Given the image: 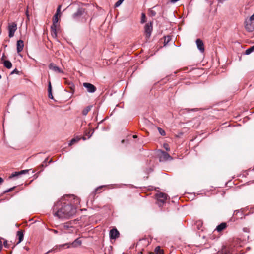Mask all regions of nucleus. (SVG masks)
<instances>
[{"mask_svg": "<svg viewBox=\"0 0 254 254\" xmlns=\"http://www.w3.org/2000/svg\"><path fill=\"white\" fill-rule=\"evenodd\" d=\"M64 80H65V84H67V85H68V83L69 82H70V81H69V80H66V79H64Z\"/></svg>", "mask_w": 254, "mask_h": 254, "instance_id": "obj_37", "label": "nucleus"}, {"mask_svg": "<svg viewBox=\"0 0 254 254\" xmlns=\"http://www.w3.org/2000/svg\"><path fill=\"white\" fill-rule=\"evenodd\" d=\"M172 159V157L168 153L165 151L161 152V155L160 157V161H166L169 159L171 160Z\"/></svg>", "mask_w": 254, "mask_h": 254, "instance_id": "obj_12", "label": "nucleus"}, {"mask_svg": "<svg viewBox=\"0 0 254 254\" xmlns=\"http://www.w3.org/2000/svg\"><path fill=\"white\" fill-rule=\"evenodd\" d=\"M80 138H78V137L74 138L72 139L71 140L70 143H69V146L72 145V144H74L75 143L77 142L78 141H79L80 140Z\"/></svg>", "mask_w": 254, "mask_h": 254, "instance_id": "obj_21", "label": "nucleus"}, {"mask_svg": "<svg viewBox=\"0 0 254 254\" xmlns=\"http://www.w3.org/2000/svg\"><path fill=\"white\" fill-rule=\"evenodd\" d=\"M82 244V241L80 238L76 239L74 242L71 243H65L63 245H60L59 246V247H63L65 246H67V248L70 247H77L80 246Z\"/></svg>", "mask_w": 254, "mask_h": 254, "instance_id": "obj_4", "label": "nucleus"}, {"mask_svg": "<svg viewBox=\"0 0 254 254\" xmlns=\"http://www.w3.org/2000/svg\"><path fill=\"white\" fill-rule=\"evenodd\" d=\"M171 39V38L170 36H167L165 37L164 42L166 43H168Z\"/></svg>", "mask_w": 254, "mask_h": 254, "instance_id": "obj_31", "label": "nucleus"}, {"mask_svg": "<svg viewBox=\"0 0 254 254\" xmlns=\"http://www.w3.org/2000/svg\"><path fill=\"white\" fill-rule=\"evenodd\" d=\"M4 66L8 69H10L12 67L11 63L8 60H4L2 62Z\"/></svg>", "mask_w": 254, "mask_h": 254, "instance_id": "obj_18", "label": "nucleus"}, {"mask_svg": "<svg viewBox=\"0 0 254 254\" xmlns=\"http://www.w3.org/2000/svg\"><path fill=\"white\" fill-rule=\"evenodd\" d=\"M226 0H218V1L221 3H223Z\"/></svg>", "mask_w": 254, "mask_h": 254, "instance_id": "obj_42", "label": "nucleus"}, {"mask_svg": "<svg viewBox=\"0 0 254 254\" xmlns=\"http://www.w3.org/2000/svg\"><path fill=\"white\" fill-rule=\"evenodd\" d=\"M83 86L86 88L87 91L90 93H94L96 90V87L89 83H84Z\"/></svg>", "mask_w": 254, "mask_h": 254, "instance_id": "obj_6", "label": "nucleus"}, {"mask_svg": "<svg viewBox=\"0 0 254 254\" xmlns=\"http://www.w3.org/2000/svg\"><path fill=\"white\" fill-rule=\"evenodd\" d=\"M52 231H53L55 234H57V233H58V231H57V230H54V229H53V230H52Z\"/></svg>", "mask_w": 254, "mask_h": 254, "instance_id": "obj_40", "label": "nucleus"}, {"mask_svg": "<svg viewBox=\"0 0 254 254\" xmlns=\"http://www.w3.org/2000/svg\"><path fill=\"white\" fill-rule=\"evenodd\" d=\"M17 236L18 237V242L17 243V244L20 243L22 241L24 237V234L23 233V232L21 230H19L17 233Z\"/></svg>", "mask_w": 254, "mask_h": 254, "instance_id": "obj_16", "label": "nucleus"}, {"mask_svg": "<svg viewBox=\"0 0 254 254\" xmlns=\"http://www.w3.org/2000/svg\"><path fill=\"white\" fill-rule=\"evenodd\" d=\"M221 254H231V253L229 251H225L223 252Z\"/></svg>", "mask_w": 254, "mask_h": 254, "instance_id": "obj_34", "label": "nucleus"}, {"mask_svg": "<svg viewBox=\"0 0 254 254\" xmlns=\"http://www.w3.org/2000/svg\"><path fill=\"white\" fill-rule=\"evenodd\" d=\"M133 137L134 138H137V136L136 135H134L133 136Z\"/></svg>", "mask_w": 254, "mask_h": 254, "instance_id": "obj_43", "label": "nucleus"}, {"mask_svg": "<svg viewBox=\"0 0 254 254\" xmlns=\"http://www.w3.org/2000/svg\"><path fill=\"white\" fill-rule=\"evenodd\" d=\"M48 96L50 99H53V96L52 94V87L51 82H49L48 84Z\"/></svg>", "mask_w": 254, "mask_h": 254, "instance_id": "obj_19", "label": "nucleus"}, {"mask_svg": "<svg viewBox=\"0 0 254 254\" xmlns=\"http://www.w3.org/2000/svg\"><path fill=\"white\" fill-rule=\"evenodd\" d=\"M19 73V71L17 70V69H15L14 70H13L11 72V74H14V73Z\"/></svg>", "mask_w": 254, "mask_h": 254, "instance_id": "obj_33", "label": "nucleus"}, {"mask_svg": "<svg viewBox=\"0 0 254 254\" xmlns=\"http://www.w3.org/2000/svg\"><path fill=\"white\" fill-rule=\"evenodd\" d=\"M196 44L197 45V47L198 49H199V50L201 53L204 52V44H203L202 40H201L200 39H197L196 40Z\"/></svg>", "mask_w": 254, "mask_h": 254, "instance_id": "obj_11", "label": "nucleus"}, {"mask_svg": "<svg viewBox=\"0 0 254 254\" xmlns=\"http://www.w3.org/2000/svg\"><path fill=\"white\" fill-rule=\"evenodd\" d=\"M155 251L156 254H164L163 250H161L159 247H157L155 248Z\"/></svg>", "mask_w": 254, "mask_h": 254, "instance_id": "obj_24", "label": "nucleus"}, {"mask_svg": "<svg viewBox=\"0 0 254 254\" xmlns=\"http://www.w3.org/2000/svg\"><path fill=\"white\" fill-rule=\"evenodd\" d=\"M4 58H5V55L4 54H3V55L2 56V58H1V61L3 62L4 60Z\"/></svg>", "mask_w": 254, "mask_h": 254, "instance_id": "obj_39", "label": "nucleus"}, {"mask_svg": "<svg viewBox=\"0 0 254 254\" xmlns=\"http://www.w3.org/2000/svg\"><path fill=\"white\" fill-rule=\"evenodd\" d=\"M61 6L59 5L57 9L56 13L55 14H57V15H60V10H61Z\"/></svg>", "mask_w": 254, "mask_h": 254, "instance_id": "obj_28", "label": "nucleus"}, {"mask_svg": "<svg viewBox=\"0 0 254 254\" xmlns=\"http://www.w3.org/2000/svg\"><path fill=\"white\" fill-rule=\"evenodd\" d=\"M145 18H146L145 14L144 13H142L141 22L142 23H144L145 22Z\"/></svg>", "mask_w": 254, "mask_h": 254, "instance_id": "obj_26", "label": "nucleus"}, {"mask_svg": "<svg viewBox=\"0 0 254 254\" xmlns=\"http://www.w3.org/2000/svg\"><path fill=\"white\" fill-rule=\"evenodd\" d=\"M72 16L74 20H80L82 22H86L89 18L87 11L83 7H79Z\"/></svg>", "mask_w": 254, "mask_h": 254, "instance_id": "obj_2", "label": "nucleus"}, {"mask_svg": "<svg viewBox=\"0 0 254 254\" xmlns=\"http://www.w3.org/2000/svg\"><path fill=\"white\" fill-rule=\"evenodd\" d=\"M124 1V0H119L118 1H117L116 2V3L115 4V7H119L122 3Z\"/></svg>", "mask_w": 254, "mask_h": 254, "instance_id": "obj_25", "label": "nucleus"}, {"mask_svg": "<svg viewBox=\"0 0 254 254\" xmlns=\"http://www.w3.org/2000/svg\"><path fill=\"white\" fill-rule=\"evenodd\" d=\"M2 248V241L0 240V252L1 251Z\"/></svg>", "mask_w": 254, "mask_h": 254, "instance_id": "obj_36", "label": "nucleus"}, {"mask_svg": "<svg viewBox=\"0 0 254 254\" xmlns=\"http://www.w3.org/2000/svg\"><path fill=\"white\" fill-rule=\"evenodd\" d=\"M144 29L146 38L148 39L150 38L153 30L152 23H147L145 26Z\"/></svg>", "mask_w": 254, "mask_h": 254, "instance_id": "obj_5", "label": "nucleus"}, {"mask_svg": "<svg viewBox=\"0 0 254 254\" xmlns=\"http://www.w3.org/2000/svg\"><path fill=\"white\" fill-rule=\"evenodd\" d=\"M254 51V45L248 49H247L245 51V54L246 55H249L251 54L253 51Z\"/></svg>", "mask_w": 254, "mask_h": 254, "instance_id": "obj_22", "label": "nucleus"}, {"mask_svg": "<svg viewBox=\"0 0 254 254\" xmlns=\"http://www.w3.org/2000/svg\"><path fill=\"white\" fill-rule=\"evenodd\" d=\"M227 225L225 223H222L216 228V230H217L218 232H221V231L223 230L226 228Z\"/></svg>", "mask_w": 254, "mask_h": 254, "instance_id": "obj_15", "label": "nucleus"}, {"mask_svg": "<svg viewBox=\"0 0 254 254\" xmlns=\"http://www.w3.org/2000/svg\"><path fill=\"white\" fill-rule=\"evenodd\" d=\"M164 148L167 150V151H169L170 150V147H169V146L168 144H164Z\"/></svg>", "mask_w": 254, "mask_h": 254, "instance_id": "obj_30", "label": "nucleus"}, {"mask_svg": "<svg viewBox=\"0 0 254 254\" xmlns=\"http://www.w3.org/2000/svg\"><path fill=\"white\" fill-rule=\"evenodd\" d=\"M4 247L7 248L8 247V244H7V241H5L4 242Z\"/></svg>", "mask_w": 254, "mask_h": 254, "instance_id": "obj_35", "label": "nucleus"}, {"mask_svg": "<svg viewBox=\"0 0 254 254\" xmlns=\"http://www.w3.org/2000/svg\"><path fill=\"white\" fill-rule=\"evenodd\" d=\"M3 182V179L0 177V184H1Z\"/></svg>", "mask_w": 254, "mask_h": 254, "instance_id": "obj_38", "label": "nucleus"}, {"mask_svg": "<svg viewBox=\"0 0 254 254\" xmlns=\"http://www.w3.org/2000/svg\"><path fill=\"white\" fill-rule=\"evenodd\" d=\"M92 105H89L86 107L82 111V113L84 116L87 115L88 113L91 110Z\"/></svg>", "mask_w": 254, "mask_h": 254, "instance_id": "obj_17", "label": "nucleus"}, {"mask_svg": "<svg viewBox=\"0 0 254 254\" xmlns=\"http://www.w3.org/2000/svg\"><path fill=\"white\" fill-rule=\"evenodd\" d=\"M1 78V76L0 75V79Z\"/></svg>", "mask_w": 254, "mask_h": 254, "instance_id": "obj_45", "label": "nucleus"}, {"mask_svg": "<svg viewBox=\"0 0 254 254\" xmlns=\"http://www.w3.org/2000/svg\"><path fill=\"white\" fill-rule=\"evenodd\" d=\"M80 199L74 195H65L55 203L53 210L58 218H69L75 214Z\"/></svg>", "mask_w": 254, "mask_h": 254, "instance_id": "obj_1", "label": "nucleus"}, {"mask_svg": "<svg viewBox=\"0 0 254 254\" xmlns=\"http://www.w3.org/2000/svg\"><path fill=\"white\" fill-rule=\"evenodd\" d=\"M119 232L116 229H112L110 231V237L112 239H115L119 237Z\"/></svg>", "mask_w": 254, "mask_h": 254, "instance_id": "obj_9", "label": "nucleus"}, {"mask_svg": "<svg viewBox=\"0 0 254 254\" xmlns=\"http://www.w3.org/2000/svg\"><path fill=\"white\" fill-rule=\"evenodd\" d=\"M17 29V26L15 22L9 23L8 25V36L10 38L13 37Z\"/></svg>", "mask_w": 254, "mask_h": 254, "instance_id": "obj_3", "label": "nucleus"}, {"mask_svg": "<svg viewBox=\"0 0 254 254\" xmlns=\"http://www.w3.org/2000/svg\"><path fill=\"white\" fill-rule=\"evenodd\" d=\"M59 24H52L51 26V32L52 36L56 38L57 37V30L59 28Z\"/></svg>", "mask_w": 254, "mask_h": 254, "instance_id": "obj_8", "label": "nucleus"}, {"mask_svg": "<svg viewBox=\"0 0 254 254\" xmlns=\"http://www.w3.org/2000/svg\"><path fill=\"white\" fill-rule=\"evenodd\" d=\"M29 170H24L19 172H14L11 174V175L9 176V178H12L15 177H18L20 175L26 174L27 173Z\"/></svg>", "mask_w": 254, "mask_h": 254, "instance_id": "obj_13", "label": "nucleus"}, {"mask_svg": "<svg viewBox=\"0 0 254 254\" xmlns=\"http://www.w3.org/2000/svg\"><path fill=\"white\" fill-rule=\"evenodd\" d=\"M16 46H17V52L19 53L23 50V47H24L23 41L21 40H18L17 42Z\"/></svg>", "mask_w": 254, "mask_h": 254, "instance_id": "obj_14", "label": "nucleus"}, {"mask_svg": "<svg viewBox=\"0 0 254 254\" xmlns=\"http://www.w3.org/2000/svg\"><path fill=\"white\" fill-rule=\"evenodd\" d=\"M158 129L159 130V133L163 136L165 135V132L164 130H163L162 129H161V128L160 127H158Z\"/></svg>", "mask_w": 254, "mask_h": 254, "instance_id": "obj_27", "label": "nucleus"}, {"mask_svg": "<svg viewBox=\"0 0 254 254\" xmlns=\"http://www.w3.org/2000/svg\"><path fill=\"white\" fill-rule=\"evenodd\" d=\"M103 186H100V187H98L97 189H96V191H97L98 190L101 189Z\"/></svg>", "mask_w": 254, "mask_h": 254, "instance_id": "obj_41", "label": "nucleus"}, {"mask_svg": "<svg viewBox=\"0 0 254 254\" xmlns=\"http://www.w3.org/2000/svg\"><path fill=\"white\" fill-rule=\"evenodd\" d=\"M68 88L70 89V92L73 93L75 90V86L71 82H69L68 83Z\"/></svg>", "mask_w": 254, "mask_h": 254, "instance_id": "obj_20", "label": "nucleus"}, {"mask_svg": "<svg viewBox=\"0 0 254 254\" xmlns=\"http://www.w3.org/2000/svg\"><path fill=\"white\" fill-rule=\"evenodd\" d=\"M83 140H85L86 139V138L84 136L82 137Z\"/></svg>", "mask_w": 254, "mask_h": 254, "instance_id": "obj_44", "label": "nucleus"}, {"mask_svg": "<svg viewBox=\"0 0 254 254\" xmlns=\"http://www.w3.org/2000/svg\"><path fill=\"white\" fill-rule=\"evenodd\" d=\"M58 15H57V14L54 15L53 18V23L52 24H58V22L59 21V19H58Z\"/></svg>", "mask_w": 254, "mask_h": 254, "instance_id": "obj_23", "label": "nucleus"}, {"mask_svg": "<svg viewBox=\"0 0 254 254\" xmlns=\"http://www.w3.org/2000/svg\"><path fill=\"white\" fill-rule=\"evenodd\" d=\"M15 188V187H12V188H11L8 190H6L5 191V193H6V192H10L12 190H14V189Z\"/></svg>", "mask_w": 254, "mask_h": 254, "instance_id": "obj_32", "label": "nucleus"}, {"mask_svg": "<svg viewBox=\"0 0 254 254\" xmlns=\"http://www.w3.org/2000/svg\"><path fill=\"white\" fill-rule=\"evenodd\" d=\"M70 227L69 225L67 224H64L63 226V230H67L68 228H69Z\"/></svg>", "mask_w": 254, "mask_h": 254, "instance_id": "obj_29", "label": "nucleus"}, {"mask_svg": "<svg viewBox=\"0 0 254 254\" xmlns=\"http://www.w3.org/2000/svg\"><path fill=\"white\" fill-rule=\"evenodd\" d=\"M49 68L50 69L54 71L55 72L64 73V71L61 69L59 68L53 63L50 64L49 65Z\"/></svg>", "mask_w": 254, "mask_h": 254, "instance_id": "obj_10", "label": "nucleus"}, {"mask_svg": "<svg viewBox=\"0 0 254 254\" xmlns=\"http://www.w3.org/2000/svg\"><path fill=\"white\" fill-rule=\"evenodd\" d=\"M156 198L157 200L162 202L164 203L167 199V195L162 192H159L156 194Z\"/></svg>", "mask_w": 254, "mask_h": 254, "instance_id": "obj_7", "label": "nucleus"}]
</instances>
